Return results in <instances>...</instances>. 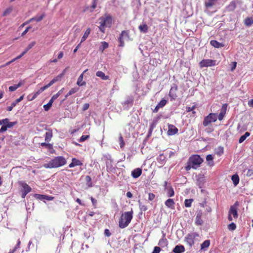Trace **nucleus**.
I'll list each match as a JSON object with an SVG mask.
<instances>
[{
  "instance_id": "f257e3e1",
  "label": "nucleus",
  "mask_w": 253,
  "mask_h": 253,
  "mask_svg": "<svg viewBox=\"0 0 253 253\" xmlns=\"http://www.w3.org/2000/svg\"><path fill=\"white\" fill-rule=\"evenodd\" d=\"M227 106L228 105L226 103L223 104L220 113L218 116L216 113H210L206 117L203 121V125L205 126H208L211 123L215 122L217 118L219 121L222 120L226 114Z\"/></svg>"
},
{
  "instance_id": "f03ea898",
  "label": "nucleus",
  "mask_w": 253,
  "mask_h": 253,
  "mask_svg": "<svg viewBox=\"0 0 253 253\" xmlns=\"http://www.w3.org/2000/svg\"><path fill=\"white\" fill-rule=\"evenodd\" d=\"M203 162V159L199 155H193L189 157L185 169L186 171H189L191 169H196Z\"/></svg>"
},
{
  "instance_id": "7ed1b4c3",
  "label": "nucleus",
  "mask_w": 253,
  "mask_h": 253,
  "mask_svg": "<svg viewBox=\"0 0 253 253\" xmlns=\"http://www.w3.org/2000/svg\"><path fill=\"white\" fill-rule=\"evenodd\" d=\"M66 164V160L63 156H57L51 160L48 163L44 164L43 167L46 169L57 168Z\"/></svg>"
},
{
  "instance_id": "20e7f679",
  "label": "nucleus",
  "mask_w": 253,
  "mask_h": 253,
  "mask_svg": "<svg viewBox=\"0 0 253 253\" xmlns=\"http://www.w3.org/2000/svg\"><path fill=\"white\" fill-rule=\"evenodd\" d=\"M133 217V211L131 209L129 211H126L122 213L119 221V226L121 228L127 227L131 222Z\"/></svg>"
},
{
  "instance_id": "39448f33",
  "label": "nucleus",
  "mask_w": 253,
  "mask_h": 253,
  "mask_svg": "<svg viewBox=\"0 0 253 253\" xmlns=\"http://www.w3.org/2000/svg\"><path fill=\"white\" fill-rule=\"evenodd\" d=\"M100 26L98 27L99 30L103 33H105L106 27H111L112 23V17L109 14H105L99 18Z\"/></svg>"
},
{
  "instance_id": "423d86ee",
  "label": "nucleus",
  "mask_w": 253,
  "mask_h": 253,
  "mask_svg": "<svg viewBox=\"0 0 253 253\" xmlns=\"http://www.w3.org/2000/svg\"><path fill=\"white\" fill-rule=\"evenodd\" d=\"M62 75H59L55 78H54L53 79H52L49 84H47L41 87L39 90H38L37 92L35 93V94L33 95V97L30 99L29 100L30 101H32L34 99H35L38 95H39L41 92L43 91L44 90L51 86L53 84L56 83V82L59 81L62 77Z\"/></svg>"
},
{
  "instance_id": "0eeeda50",
  "label": "nucleus",
  "mask_w": 253,
  "mask_h": 253,
  "mask_svg": "<svg viewBox=\"0 0 253 253\" xmlns=\"http://www.w3.org/2000/svg\"><path fill=\"white\" fill-rule=\"evenodd\" d=\"M238 206L239 203L236 201L233 205L230 207L228 215V219L229 221L236 220L238 218L237 208Z\"/></svg>"
},
{
  "instance_id": "6e6552de",
  "label": "nucleus",
  "mask_w": 253,
  "mask_h": 253,
  "mask_svg": "<svg viewBox=\"0 0 253 253\" xmlns=\"http://www.w3.org/2000/svg\"><path fill=\"white\" fill-rule=\"evenodd\" d=\"M216 65V61L211 59H203L199 63V66L201 68L204 67H211Z\"/></svg>"
},
{
  "instance_id": "1a4fd4ad",
  "label": "nucleus",
  "mask_w": 253,
  "mask_h": 253,
  "mask_svg": "<svg viewBox=\"0 0 253 253\" xmlns=\"http://www.w3.org/2000/svg\"><path fill=\"white\" fill-rule=\"evenodd\" d=\"M129 38L128 31H123L119 38V46L123 47L125 45V40Z\"/></svg>"
},
{
  "instance_id": "9d476101",
  "label": "nucleus",
  "mask_w": 253,
  "mask_h": 253,
  "mask_svg": "<svg viewBox=\"0 0 253 253\" xmlns=\"http://www.w3.org/2000/svg\"><path fill=\"white\" fill-rule=\"evenodd\" d=\"M198 236L199 234L197 233L188 234L185 238V240L188 245L192 246L194 244L195 238Z\"/></svg>"
},
{
  "instance_id": "9b49d317",
  "label": "nucleus",
  "mask_w": 253,
  "mask_h": 253,
  "mask_svg": "<svg viewBox=\"0 0 253 253\" xmlns=\"http://www.w3.org/2000/svg\"><path fill=\"white\" fill-rule=\"evenodd\" d=\"M17 124V122H10L7 118L0 120V125H1V126H13Z\"/></svg>"
},
{
  "instance_id": "f8f14e48",
  "label": "nucleus",
  "mask_w": 253,
  "mask_h": 253,
  "mask_svg": "<svg viewBox=\"0 0 253 253\" xmlns=\"http://www.w3.org/2000/svg\"><path fill=\"white\" fill-rule=\"evenodd\" d=\"M178 90V86L176 84H174L172 87H171L169 92V96L170 97L171 99L174 100L176 97V92Z\"/></svg>"
},
{
  "instance_id": "ddd939ff",
  "label": "nucleus",
  "mask_w": 253,
  "mask_h": 253,
  "mask_svg": "<svg viewBox=\"0 0 253 253\" xmlns=\"http://www.w3.org/2000/svg\"><path fill=\"white\" fill-rule=\"evenodd\" d=\"M237 7L236 1L235 0H232L230 3L225 7V10L227 12H233Z\"/></svg>"
},
{
  "instance_id": "4468645a",
  "label": "nucleus",
  "mask_w": 253,
  "mask_h": 253,
  "mask_svg": "<svg viewBox=\"0 0 253 253\" xmlns=\"http://www.w3.org/2000/svg\"><path fill=\"white\" fill-rule=\"evenodd\" d=\"M19 184L22 188V191H25L29 193L31 191L32 188L25 182L20 181Z\"/></svg>"
},
{
  "instance_id": "2eb2a0df",
  "label": "nucleus",
  "mask_w": 253,
  "mask_h": 253,
  "mask_svg": "<svg viewBox=\"0 0 253 253\" xmlns=\"http://www.w3.org/2000/svg\"><path fill=\"white\" fill-rule=\"evenodd\" d=\"M88 69L85 70L82 74L80 75L78 79L77 84L79 86H84L86 84L85 82L83 81L84 74L87 71Z\"/></svg>"
},
{
  "instance_id": "dca6fc26",
  "label": "nucleus",
  "mask_w": 253,
  "mask_h": 253,
  "mask_svg": "<svg viewBox=\"0 0 253 253\" xmlns=\"http://www.w3.org/2000/svg\"><path fill=\"white\" fill-rule=\"evenodd\" d=\"M82 165L83 163L80 160L75 158H73L72 159V163L69 165V167L71 168L76 166H81Z\"/></svg>"
},
{
  "instance_id": "f3484780",
  "label": "nucleus",
  "mask_w": 253,
  "mask_h": 253,
  "mask_svg": "<svg viewBox=\"0 0 253 253\" xmlns=\"http://www.w3.org/2000/svg\"><path fill=\"white\" fill-rule=\"evenodd\" d=\"M141 174L142 169L140 168L135 169L131 171V175L134 178H138Z\"/></svg>"
},
{
  "instance_id": "a211bd4d",
  "label": "nucleus",
  "mask_w": 253,
  "mask_h": 253,
  "mask_svg": "<svg viewBox=\"0 0 253 253\" xmlns=\"http://www.w3.org/2000/svg\"><path fill=\"white\" fill-rule=\"evenodd\" d=\"M46 130L45 134V141L46 142H49L52 137V132L50 129H45Z\"/></svg>"
},
{
  "instance_id": "6ab92c4d",
  "label": "nucleus",
  "mask_w": 253,
  "mask_h": 253,
  "mask_svg": "<svg viewBox=\"0 0 253 253\" xmlns=\"http://www.w3.org/2000/svg\"><path fill=\"white\" fill-rule=\"evenodd\" d=\"M185 251V248L182 245H177L173 249V252L174 253H182Z\"/></svg>"
},
{
  "instance_id": "aec40b11",
  "label": "nucleus",
  "mask_w": 253,
  "mask_h": 253,
  "mask_svg": "<svg viewBox=\"0 0 253 253\" xmlns=\"http://www.w3.org/2000/svg\"><path fill=\"white\" fill-rule=\"evenodd\" d=\"M210 44L215 48H221L224 46V44L220 43L216 40H211Z\"/></svg>"
},
{
  "instance_id": "412c9836",
  "label": "nucleus",
  "mask_w": 253,
  "mask_h": 253,
  "mask_svg": "<svg viewBox=\"0 0 253 253\" xmlns=\"http://www.w3.org/2000/svg\"><path fill=\"white\" fill-rule=\"evenodd\" d=\"M165 205L169 208L173 209L174 208V202L172 199H168L165 203Z\"/></svg>"
},
{
  "instance_id": "4be33fe9",
  "label": "nucleus",
  "mask_w": 253,
  "mask_h": 253,
  "mask_svg": "<svg viewBox=\"0 0 253 253\" xmlns=\"http://www.w3.org/2000/svg\"><path fill=\"white\" fill-rule=\"evenodd\" d=\"M96 76L100 78L103 80H107L110 79L109 76L105 75L104 73L101 71H97L96 73Z\"/></svg>"
},
{
  "instance_id": "5701e85b",
  "label": "nucleus",
  "mask_w": 253,
  "mask_h": 253,
  "mask_svg": "<svg viewBox=\"0 0 253 253\" xmlns=\"http://www.w3.org/2000/svg\"><path fill=\"white\" fill-rule=\"evenodd\" d=\"M168 244V242L167 239L165 237V236H164L163 238L159 240L158 245L161 246V247H165L167 246Z\"/></svg>"
},
{
  "instance_id": "b1692460",
  "label": "nucleus",
  "mask_w": 253,
  "mask_h": 253,
  "mask_svg": "<svg viewBox=\"0 0 253 253\" xmlns=\"http://www.w3.org/2000/svg\"><path fill=\"white\" fill-rule=\"evenodd\" d=\"M219 0H208L205 2V6L206 8H209L213 6L215 2Z\"/></svg>"
},
{
  "instance_id": "393cba45",
  "label": "nucleus",
  "mask_w": 253,
  "mask_h": 253,
  "mask_svg": "<svg viewBox=\"0 0 253 253\" xmlns=\"http://www.w3.org/2000/svg\"><path fill=\"white\" fill-rule=\"evenodd\" d=\"M178 132V129L177 127H169V130L167 131L168 135H173Z\"/></svg>"
},
{
  "instance_id": "a878e982",
  "label": "nucleus",
  "mask_w": 253,
  "mask_h": 253,
  "mask_svg": "<svg viewBox=\"0 0 253 253\" xmlns=\"http://www.w3.org/2000/svg\"><path fill=\"white\" fill-rule=\"evenodd\" d=\"M91 32V29L90 28H88L86 31H85L83 36L82 38L81 43L84 42L88 37Z\"/></svg>"
},
{
  "instance_id": "bb28decb",
  "label": "nucleus",
  "mask_w": 253,
  "mask_h": 253,
  "mask_svg": "<svg viewBox=\"0 0 253 253\" xmlns=\"http://www.w3.org/2000/svg\"><path fill=\"white\" fill-rule=\"evenodd\" d=\"M244 24L248 27L251 26L253 24V18L247 17L244 20Z\"/></svg>"
},
{
  "instance_id": "cd10ccee",
  "label": "nucleus",
  "mask_w": 253,
  "mask_h": 253,
  "mask_svg": "<svg viewBox=\"0 0 253 253\" xmlns=\"http://www.w3.org/2000/svg\"><path fill=\"white\" fill-rule=\"evenodd\" d=\"M118 142L121 149H124L125 146V142L121 134H120Z\"/></svg>"
},
{
  "instance_id": "c85d7f7f",
  "label": "nucleus",
  "mask_w": 253,
  "mask_h": 253,
  "mask_svg": "<svg viewBox=\"0 0 253 253\" xmlns=\"http://www.w3.org/2000/svg\"><path fill=\"white\" fill-rule=\"evenodd\" d=\"M138 28L140 32L144 33H147L148 29V26L146 24L139 25Z\"/></svg>"
},
{
  "instance_id": "c756f323",
  "label": "nucleus",
  "mask_w": 253,
  "mask_h": 253,
  "mask_svg": "<svg viewBox=\"0 0 253 253\" xmlns=\"http://www.w3.org/2000/svg\"><path fill=\"white\" fill-rule=\"evenodd\" d=\"M54 101V100L51 98L46 104L43 105V108L45 111H47L50 109Z\"/></svg>"
},
{
  "instance_id": "7c9ffc66",
  "label": "nucleus",
  "mask_w": 253,
  "mask_h": 253,
  "mask_svg": "<svg viewBox=\"0 0 253 253\" xmlns=\"http://www.w3.org/2000/svg\"><path fill=\"white\" fill-rule=\"evenodd\" d=\"M231 179L235 186H236L239 182V177L237 174H234L232 175Z\"/></svg>"
},
{
  "instance_id": "2f4dec72",
  "label": "nucleus",
  "mask_w": 253,
  "mask_h": 253,
  "mask_svg": "<svg viewBox=\"0 0 253 253\" xmlns=\"http://www.w3.org/2000/svg\"><path fill=\"white\" fill-rule=\"evenodd\" d=\"M109 46L108 43L106 42H101V45L99 47V51L103 52L104 50L106 48H107Z\"/></svg>"
},
{
  "instance_id": "473e14b6",
  "label": "nucleus",
  "mask_w": 253,
  "mask_h": 253,
  "mask_svg": "<svg viewBox=\"0 0 253 253\" xmlns=\"http://www.w3.org/2000/svg\"><path fill=\"white\" fill-rule=\"evenodd\" d=\"M206 160L207 161L209 162V165L210 166H213L214 165V163L212 161L213 160V157L211 155H208L207 156Z\"/></svg>"
},
{
  "instance_id": "72a5a7b5",
  "label": "nucleus",
  "mask_w": 253,
  "mask_h": 253,
  "mask_svg": "<svg viewBox=\"0 0 253 253\" xmlns=\"http://www.w3.org/2000/svg\"><path fill=\"white\" fill-rule=\"evenodd\" d=\"M40 145L41 146L44 147L49 150L53 149V145L46 142L41 143Z\"/></svg>"
},
{
  "instance_id": "f704fd0d",
  "label": "nucleus",
  "mask_w": 253,
  "mask_h": 253,
  "mask_svg": "<svg viewBox=\"0 0 253 253\" xmlns=\"http://www.w3.org/2000/svg\"><path fill=\"white\" fill-rule=\"evenodd\" d=\"M22 84L21 82H19L17 84H15L13 86H10L9 87V90L10 91H14L16 90L19 87L22 85Z\"/></svg>"
},
{
  "instance_id": "c9c22d12",
  "label": "nucleus",
  "mask_w": 253,
  "mask_h": 253,
  "mask_svg": "<svg viewBox=\"0 0 253 253\" xmlns=\"http://www.w3.org/2000/svg\"><path fill=\"white\" fill-rule=\"evenodd\" d=\"M85 181L86 182V185L88 187H91L92 186V183L91 182V178L89 175H86L85 178Z\"/></svg>"
},
{
  "instance_id": "e433bc0d",
  "label": "nucleus",
  "mask_w": 253,
  "mask_h": 253,
  "mask_svg": "<svg viewBox=\"0 0 253 253\" xmlns=\"http://www.w3.org/2000/svg\"><path fill=\"white\" fill-rule=\"evenodd\" d=\"M36 44V42L35 41L32 42L30 43H29L27 47L25 48L24 51L27 53L30 49H31L33 46Z\"/></svg>"
},
{
  "instance_id": "4c0bfd02",
  "label": "nucleus",
  "mask_w": 253,
  "mask_h": 253,
  "mask_svg": "<svg viewBox=\"0 0 253 253\" xmlns=\"http://www.w3.org/2000/svg\"><path fill=\"white\" fill-rule=\"evenodd\" d=\"M193 199H186L184 201V205L185 207L189 208L191 206Z\"/></svg>"
},
{
  "instance_id": "58836bf2",
  "label": "nucleus",
  "mask_w": 253,
  "mask_h": 253,
  "mask_svg": "<svg viewBox=\"0 0 253 253\" xmlns=\"http://www.w3.org/2000/svg\"><path fill=\"white\" fill-rule=\"evenodd\" d=\"M210 245V240H205L202 244H201V249H204L206 248H208Z\"/></svg>"
},
{
  "instance_id": "ea45409f",
  "label": "nucleus",
  "mask_w": 253,
  "mask_h": 253,
  "mask_svg": "<svg viewBox=\"0 0 253 253\" xmlns=\"http://www.w3.org/2000/svg\"><path fill=\"white\" fill-rule=\"evenodd\" d=\"M195 223L197 225H201L203 223V221L201 219V215L199 214L196 216Z\"/></svg>"
},
{
  "instance_id": "a19ab883",
  "label": "nucleus",
  "mask_w": 253,
  "mask_h": 253,
  "mask_svg": "<svg viewBox=\"0 0 253 253\" xmlns=\"http://www.w3.org/2000/svg\"><path fill=\"white\" fill-rule=\"evenodd\" d=\"M64 89V88H62L56 94L53 95L52 97H51L52 98V99L55 100L56 99H57L59 97V96L63 92Z\"/></svg>"
},
{
  "instance_id": "79ce46f5",
  "label": "nucleus",
  "mask_w": 253,
  "mask_h": 253,
  "mask_svg": "<svg viewBox=\"0 0 253 253\" xmlns=\"http://www.w3.org/2000/svg\"><path fill=\"white\" fill-rule=\"evenodd\" d=\"M167 194L168 197H171L174 196V192L173 188L171 187H170L169 189L168 190Z\"/></svg>"
},
{
  "instance_id": "37998d69",
  "label": "nucleus",
  "mask_w": 253,
  "mask_h": 253,
  "mask_svg": "<svg viewBox=\"0 0 253 253\" xmlns=\"http://www.w3.org/2000/svg\"><path fill=\"white\" fill-rule=\"evenodd\" d=\"M236 228V224L232 222L230 224H229L228 225V229L229 230H235Z\"/></svg>"
},
{
  "instance_id": "c03bdc74",
  "label": "nucleus",
  "mask_w": 253,
  "mask_h": 253,
  "mask_svg": "<svg viewBox=\"0 0 253 253\" xmlns=\"http://www.w3.org/2000/svg\"><path fill=\"white\" fill-rule=\"evenodd\" d=\"M89 137V135H83L81 136L80 139H79V141L80 142H82L83 141H84L85 140L88 139Z\"/></svg>"
},
{
  "instance_id": "a18cd8bd",
  "label": "nucleus",
  "mask_w": 253,
  "mask_h": 253,
  "mask_svg": "<svg viewBox=\"0 0 253 253\" xmlns=\"http://www.w3.org/2000/svg\"><path fill=\"white\" fill-rule=\"evenodd\" d=\"M44 16H45V14H42V15H41L40 16H39L38 17H33L32 18L34 19V21H36L37 22H40L44 17Z\"/></svg>"
},
{
  "instance_id": "49530a36",
  "label": "nucleus",
  "mask_w": 253,
  "mask_h": 253,
  "mask_svg": "<svg viewBox=\"0 0 253 253\" xmlns=\"http://www.w3.org/2000/svg\"><path fill=\"white\" fill-rule=\"evenodd\" d=\"M79 90V88L74 87L71 89L68 92V95H71L72 94L76 93Z\"/></svg>"
},
{
  "instance_id": "de8ad7c7",
  "label": "nucleus",
  "mask_w": 253,
  "mask_h": 253,
  "mask_svg": "<svg viewBox=\"0 0 253 253\" xmlns=\"http://www.w3.org/2000/svg\"><path fill=\"white\" fill-rule=\"evenodd\" d=\"M167 101L165 99H162L160 101V102L158 104V106L160 108L164 107L167 103Z\"/></svg>"
},
{
  "instance_id": "09e8293b",
  "label": "nucleus",
  "mask_w": 253,
  "mask_h": 253,
  "mask_svg": "<svg viewBox=\"0 0 253 253\" xmlns=\"http://www.w3.org/2000/svg\"><path fill=\"white\" fill-rule=\"evenodd\" d=\"M139 208L141 211H145L148 210L147 206L142 205L141 203L139 202Z\"/></svg>"
},
{
  "instance_id": "8fccbe9b",
  "label": "nucleus",
  "mask_w": 253,
  "mask_h": 253,
  "mask_svg": "<svg viewBox=\"0 0 253 253\" xmlns=\"http://www.w3.org/2000/svg\"><path fill=\"white\" fill-rule=\"evenodd\" d=\"M16 105V103L15 102V101L11 103V106H8L7 107V110L8 111H11L12 110V109L13 108V107H14Z\"/></svg>"
},
{
  "instance_id": "3c124183",
  "label": "nucleus",
  "mask_w": 253,
  "mask_h": 253,
  "mask_svg": "<svg viewBox=\"0 0 253 253\" xmlns=\"http://www.w3.org/2000/svg\"><path fill=\"white\" fill-rule=\"evenodd\" d=\"M35 197L37 199H39L41 200H44V195H41V194H35Z\"/></svg>"
},
{
  "instance_id": "603ef678",
  "label": "nucleus",
  "mask_w": 253,
  "mask_h": 253,
  "mask_svg": "<svg viewBox=\"0 0 253 253\" xmlns=\"http://www.w3.org/2000/svg\"><path fill=\"white\" fill-rule=\"evenodd\" d=\"M155 197V195L153 193H149L148 194V199L150 201H152Z\"/></svg>"
},
{
  "instance_id": "864d4df0",
  "label": "nucleus",
  "mask_w": 253,
  "mask_h": 253,
  "mask_svg": "<svg viewBox=\"0 0 253 253\" xmlns=\"http://www.w3.org/2000/svg\"><path fill=\"white\" fill-rule=\"evenodd\" d=\"M97 1L98 0H93L92 4L91 5V11H92L94 9H95L96 7Z\"/></svg>"
},
{
  "instance_id": "5fc2aeb1",
  "label": "nucleus",
  "mask_w": 253,
  "mask_h": 253,
  "mask_svg": "<svg viewBox=\"0 0 253 253\" xmlns=\"http://www.w3.org/2000/svg\"><path fill=\"white\" fill-rule=\"evenodd\" d=\"M34 21V19L33 18H31L29 20H27V21L25 22L24 23H23L21 26L20 27H24L25 25L30 23V22H31L32 21Z\"/></svg>"
},
{
  "instance_id": "6e6d98bb",
  "label": "nucleus",
  "mask_w": 253,
  "mask_h": 253,
  "mask_svg": "<svg viewBox=\"0 0 253 253\" xmlns=\"http://www.w3.org/2000/svg\"><path fill=\"white\" fill-rule=\"evenodd\" d=\"M20 244H21V242L20 241L19 239L17 241V244L16 245V246H15L14 248L13 249V250H15V252H16V251L20 247Z\"/></svg>"
},
{
  "instance_id": "4d7b16f0",
  "label": "nucleus",
  "mask_w": 253,
  "mask_h": 253,
  "mask_svg": "<svg viewBox=\"0 0 253 253\" xmlns=\"http://www.w3.org/2000/svg\"><path fill=\"white\" fill-rule=\"evenodd\" d=\"M20 244H21V242L20 241L19 239L17 241V244L16 245V246H15L14 248L13 249V250H15V252H16V251L20 247Z\"/></svg>"
},
{
  "instance_id": "13d9d810",
  "label": "nucleus",
  "mask_w": 253,
  "mask_h": 253,
  "mask_svg": "<svg viewBox=\"0 0 253 253\" xmlns=\"http://www.w3.org/2000/svg\"><path fill=\"white\" fill-rule=\"evenodd\" d=\"M20 244H21V242L20 241L19 239L17 241V244L16 245V246H15L14 248L13 249V250H15V252H16V251L20 247Z\"/></svg>"
},
{
  "instance_id": "bf43d9fd",
  "label": "nucleus",
  "mask_w": 253,
  "mask_h": 253,
  "mask_svg": "<svg viewBox=\"0 0 253 253\" xmlns=\"http://www.w3.org/2000/svg\"><path fill=\"white\" fill-rule=\"evenodd\" d=\"M161 251V249L159 247H155L152 253H159Z\"/></svg>"
},
{
  "instance_id": "052dcab7",
  "label": "nucleus",
  "mask_w": 253,
  "mask_h": 253,
  "mask_svg": "<svg viewBox=\"0 0 253 253\" xmlns=\"http://www.w3.org/2000/svg\"><path fill=\"white\" fill-rule=\"evenodd\" d=\"M31 28V26H29L26 28V29L21 34V36H24L25 35L27 34V33L29 31V29Z\"/></svg>"
},
{
  "instance_id": "680f3d73",
  "label": "nucleus",
  "mask_w": 253,
  "mask_h": 253,
  "mask_svg": "<svg viewBox=\"0 0 253 253\" xmlns=\"http://www.w3.org/2000/svg\"><path fill=\"white\" fill-rule=\"evenodd\" d=\"M54 199V197L52 196H49L47 195H44V200H46L48 201H51Z\"/></svg>"
},
{
  "instance_id": "e2e57ef3",
  "label": "nucleus",
  "mask_w": 253,
  "mask_h": 253,
  "mask_svg": "<svg viewBox=\"0 0 253 253\" xmlns=\"http://www.w3.org/2000/svg\"><path fill=\"white\" fill-rule=\"evenodd\" d=\"M246 137L244 135H243L242 136H241L239 140V143H241L242 142H243L245 139H246Z\"/></svg>"
},
{
  "instance_id": "0e129e2a",
  "label": "nucleus",
  "mask_w": 253,
  "mask_h": 253,
  "mask_svg": "<svg viewBox=\"0 0 253 253\" xmlns=\"http://www.w3.org/2000/svg\"><path fill=\"white\" fill-rule=\"evenodd\" d=\"M247 176H251L253 175V169H248L247 172Z\"/></svg>"
},
{
  "instance_id": "69168bd1",
  "label": "nucleus",
  "mask_w": 253,
  "mask_h": 253,
  "mask_svg": "<svg viewBox=\"0 0 253 253\" xmlns=\"http://www.w3.org/2000/svg\"><path fill=\"white\" fill-rule=\"evenodd\" d=\"M186 111L187 112H189L191 111H193V110L195 109V106H193L192 107H186Z\"/></svg>"
},
{
  "instance_id": "338daca9",
  "label": "nucleus",
  "mask_w": 253,
  "mask_h": 253,
  "mask_svg": "<svg viewBox=\"0 0 253 253\" xmlns=\"http://www.w3.org/2000/svg\"><path fill=\"white\" fill-rule=\"evenodd\" d=\"M104 234H105V235L107 237H109L111 236V233L109 231V229H105V231H104Z\"/></svg>"
},
{
  "instance_id": "774afa93",
  "label": "nucleus",
  "mask_w": 253,
  "mask_h": 253,
  "mask_svg": "<svg viewBox=\"0 0 253 253\" xmlns=\"http://www.w3.org/2000/svg\"><path fill=\"white\" fill-rule=\"evenodd\" d=\"M248 104L250 107H253V99L249 100Z\"/></svg>"
}]
</instances>
